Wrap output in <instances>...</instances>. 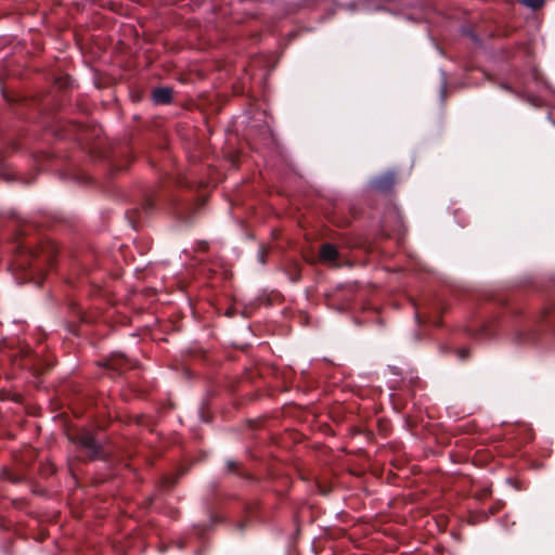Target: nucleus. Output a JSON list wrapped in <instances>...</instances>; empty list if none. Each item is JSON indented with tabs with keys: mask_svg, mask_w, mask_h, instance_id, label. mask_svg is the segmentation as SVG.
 Segmentation results:
<instances>
[{
	"mask_svg": "<svg viewBox=\"0 0 555 555\" xmlns=\"http://www.w3.org/2000/svg\"><path fill=\"white\" fill-rule=\"evenodd\" d=\"M78 442L89 452L90 456L94 457L99 454V446L92 434L88 431L82 433L78 438Z\"/></svg>",
	"mask_w": 555,
	"mask_h": 555,
	"instance_id": "7ed1b4c3",
	"label": "nucleus"
},
{
	"mask_svg": "<svg viewBox=\"0 0 555 555\" xmlns=\"http://www.w3.org/2000/svg\"><path fill=\"white\" fill-rule=\"evenodd\" d=\"M521 2L532 9H538L542 7L543 0H521Z\"/></svg>",
	"mask_w": 555,
	"mask_h": 555,
	"instance_id": "423d86ee",
	"label": "nucleus"
},
{
	"mask_svg": "<svg viewBox=\"0 0 555 555\" xmlns=\"http://www.w3.org/2000/svg\"><path fill=\"white\" fill-rule=\"evenodd\" d=\"M56 247L48 243L38 255L21 256L14 263L13 272L18 283L34 282L41 285L47 266H52Z\"/></svg>",
	"mask_w": 555,
	"mask_h": 555,
	"instance_id": "f257e3e1",
	"label": "nucleus"
},
{
	"mask_svg": "<svg viewBox=\"0 0 555 555\" xmlns=\"http://www.w3.org/2000/svg\"><path fill=\"white\" fill-rule=\"evenodd\" d=\"M153 100L157 104H166L171 100V90L168 88H157L153 91Z\"/></svg>",
	"mask_w": 555,
	"mask_h": 555,
	"instance_id": "20e7f679",
	"label": "nucleus"
},
{
	"mask_svg": "<svg viewBox=\"0 0 555 555\" xmlns=\"http://www.w3.org/2000/svg\"><path fill=\"white\" fill-rule=\"evenodd\" d=\"M320 260L328 266H338V250L332 244H323L320 249Z\"/></svg>",
	"mask_w": 555,
	"mask_h": 555,
	"instance_id": "f03ea898",
	"label": "nucleus"
},
{
	"mask_svg": "<svg viewBox=\"0 0 555 555\" xmlns=\"http://www.w3.org/2000/svg\"><path fill=\"white\" fill-rule=\"evenodd\" d=\"M395 178L392 175H385L373 180V186L379 191H386L393 184Z\"/></svg>",
	"mask_w": 555,
	"mask_h": 555,
	"instance_id": "39448f33",
	"label": "nucleus"
},
{
	"mask_svg": "<svg viewBox=\"0 0 555 555\" xmlns=\"http://www.w3.org/2000/svg\"><path fill=\"white\" fill-rule=\"evenodd\" d=\"M457 354L460 359L464 360L468 358L469 351L468 349L463 348L457 351Z\"/></svg>",
	"mask_w": 555,
	"mask_h": 555,
	"instance_id": "0eeeda50",
	"label": "nucleus"
}]
</instances>
